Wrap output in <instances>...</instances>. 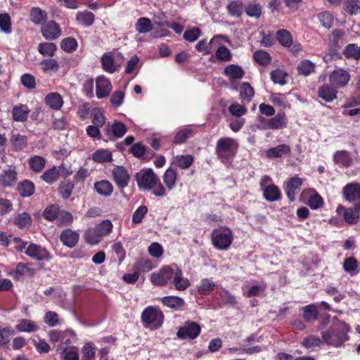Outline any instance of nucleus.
Masks as SVG:
<instances>
[{
	"label": "nucleus",
	"instance_id": "1",
	"mask_svg": "<svg viewBox=\"0 0 360 360\" xmlns=\"http://www.w3.org/2000/svg\"><path fill=\"white\" fill-rule=\"evenodd\" d=\"M349 328L345 323H339L334 328L323 332L322 338L325 343L333 347H339L348 340L347 335Z\"/></svg>",
	"mask_w": 360,
	"mask_h": 360
},
{
	"label": "nucleus",
	"instance_id": "2",
	"mask_svg": "<svg viewBox=\"0 0 360 360\" xmlns=\"http://www.w3.org/2000/svg\"><path fill=\"white\" fill-rule=\"evenodd\" d=\"M233 241V231L228 227H221L213 231L212 243L219 250H227Z\"/></svg>",
	"mask_w": 360,
	"mask_h": 360
},
{
	"label": "nucleus",
	"instance_id": "3",
	"mask_svg": "<svg viewBox=\"0 0 360 360\" xmlns=\"http://www.w3.org/2000/svg\"><path fill=\"white\" fill-rule=\"evenodd\" d=\"M137 185L141 191L152 190L158 184L159 178L152 169H142L135 176Z\"/></svg>",
	"mask_w": 360,
	"mask_h": 360
},
{
	"label": "nucleus",
	"instance_id": "4",
	"mask_svg": "<svg viewBox=\"0 0 360 360\" xmlns=\"http://www.w3.org/2000/svg\"><path fill=\"white\" fill-rule=\"evenodd\" d=\"M162 312L153 307H148L144 309L141 314L143 323L146 325H153L155 328H160L163 323Z\"/></svg>",
	"mask_w": 360,
	"mask_h": 360
},
{
	"label": "nucleus",
	"instance_id": "5",
	"mask_svg": "<svg viewBox=\"0 0 360 360\" xmlns=\"http://www.w3.org/2000/svg\"><path fill=\"white\" fill-rule=\"evenodd\" d=\"M174 269L170 266H164L158 272L150 275V281L155 285H165L172 282Z\"/></svg>",
	"mask_w": 360,
	"mask_h": 360
},
{
	"label": "nucleus",
	"instance_id": "6",
	"mask_svg": "<svg viewBox=\"0 0 360 360\" xmlns=\"http://www.w3.org/2000/svg\"><path fill=\"white\" fill-rule=\"evenodd\" d=\"M25 253L30 257L37 261H49L52 255L45 248L35 244L29 243Z\"/></svg>",
	"mask_w": 360,
	"mask_h": 360
},
{
	"label": "nucleus",
	"instance_id": "7",
	"mask_svg": "<svg viewBox=\"0 0 360 360\" xmlns=\"http://www.w3.org/2000/svg\"><path fill=\"white\" fill-rule=\"evenodd\" d=\"M201 330L200 325L195 322L188 321L185 324L180 327L176 333V336L179 339H195Z\"/></svg>",
	"mask_w": 360,
	"mask_h": 360
},
{
	"label": "nucleus",
	"instance_id": "8",
	"mask_svg": "<svg viewBox=\"0 0 360 360\" xmlns=\"http://www.w3.org/2000/svg\"><path fill=\"white\" fill-rule=\"evenodd\" d=\"M237 149V143L231 138L219 139L216 146V150L219 155H234Z\"/></svg>",
	"mask_w": 360,
	"mask_h": 360
},
{
	"label": "nucleus",
	"instance_id": "9",
	"mask_svg": "<svg viewBox=\"0 0 360 360\" xmlns=\"http://www.w3.org/2000/svg\"><path fill=\"white\" fill-rule=\"evenodd\" d=\"M112 174L114 181L120 189H123L128 186L130 176L124 167H115L112 171Z\"/></svg>",
	"mask_w": 360,
	"mask_h": 360
},
{
	"label": "nucleus",
	"instance_id": "10",
	"mask_svg": "<svg viewBox=\"0 0 360 360\" xmlns=\"http://www.w3.org/2000/svg\"><path fill=\"white\" fill-rule=\"evenodd\" d=\"M127 131L126 125L118 121H115L112 125L108 124L104 129V133L110 140L122 137Z\"/></svg>",
	"mask_w": 360,
	"mask_h": 360
},
{
	"label": "nucleus",
	"instance_id": "11",
	"mask_svg": "<svg viewBox=\"0 0 360 360\" xmlns=\"http://www.w3.org/2000/svg\"><path fill=\"white\" fill-rule=\"evenodd\" d=\"M303 179L294 176L288 179L284 186L286 195L290 202L295 200V195L299 193L302 185Z\"/></svg>",
	"mask_w": 360,
	"mask_h": 360
},
{
	"label": "nucleus",
	"instance_id": "12",
	"mask_svg": "<svg viewBox=\"0 0 360 360\" xmlns=\"http://www.w3.org/2000/svg\"><path fill=\"white\" fill-rule=\"evenodd\" d=\"M41 34L47 40H54L61 35V30L58 23L53 20L48 22L41 27Z\"/></svg>",
	"mask_w": 360,
	"mask_h": 360
},
{
	"label": "nucleus",
	"instance_id": "13",
	"mask_svg": "<svg viewBox=\"0 0 360 360\" xmlns=\"http://www.w3.org/2000/svg\"><path fill=\"white\" fill-rule=\"evenodd\" d=\"M96 97L101 99L108 96L112 88L110 80L104 76H99L96 78Z\"/></svg>",
	"mask_w": 360,
	"mask_h": 360
},
{
	"label": "nucleus",
	"instance_id": "14",
	"mask_svg": "<svg viewBox=\"0 0 360 360\" xmlns=\"http://www.w3.org/2000/svg\"><path fill=\"white\" fill-rule=\"evenodd\" d=\"M349 78V74L346 70L339 69L332 72L330 76V82L336 87L341 88L347 84Z\"/></svg>",
	"mask_w": 360,
	"mask_h": 360
},
{
	"label": "nucleus",
	"instance_id": "15",
	"mask_svg": "<svg viewBox=\"0 0 360 360\" xmlns=\"http://www.w3.org/2000/svg\"><path fill=\"white\" fill-rule=\"evenodd\" d=\"M342 194L345 200L349 202L360 200V184H347L342 189Z\"/></svg>",
	"mask_w": 360,
	"mask_h": 360
},
{
	"label": "nucleus",
	"instance_id": "16",
	"mask_svg": "<svg viewBox=\"0 0 360 360\" xmlns=\"http://www.w3.org/2000/svg\"><path fill=\"white\" fill-rule=\"evenodd\" d=\"M60 239L65 246L72 248L77 244L79 235L75 231L67 229L61 232Z\"/></svg>",
	"mask_w": 360,
	"mask_h": 360
},
{
	"label": "nucleus",
	"instance_id": "17",
	"mask_svg": "<svg viewBox=\"0 0 360 360\" xmlns=\"http://www.w3.org/2000/svg\"><path fill=\"white\" fill-rule=\"evenodd\" d=\"M221 39H224L226 41H229V40L222 35H217L214 36L209 42H207L205 39L200 40L195 45V49L198 51H204L206 54H209L212 51V45H219V40Z\"/></svg>",
	"mask_w": 360,
	"mask_h": 360
},
{
	"label": "nucleus",
	"instance_id": "18",
	"mask_svg": "<svg viewBox=\"0 0 360 360\" xmlns=\"http://www.w3.org/2000/svg\"><path fill=\"white\" fill-rule=\"evenodd\" d=\"M224 75L228 77L230 82L240 79L243 77L245 72L243 68L235 64L226 66L224 69Z\"/></svg>",
	"mask_w": 360,
	"mask_h": 360
},
{
	"label": "nucleus",
	"instance_id": "19",
	"mask_svg": "<svg viewBox=\"0 0 360 360\" xmlns=\"http://www.w3.org/2000/svg\"><path fill=\"white\" fill-rule=\"evenodd\" d=\"M171 283H173L175 289L177 290H184L190 285L189 281L183 276L182 271L178 267H176L174 269V276Z\"/></svg>",
	"mask_w": 360,
	"mask_h": 360
},
{
	"label": "nucleus",
	"instance_id": "20",
	"mask_svg": "<svg viewBox=\"0 0 360 360\" xmlns=\"http://www.w3.org/2000/svg\"><path fill=\"white\" fill-rule=\"evenodd\" d=\"M286 127V117L284 112H278L275 117L266 122V128L269 129H281Z\"/></svg>",
	"mask_w": 360,
	"mask_h": 360
},
{
	"label": "nucleus",
	"instance_id": "21",
	"mask_svg": "<svg viewBox=\"0 0 360 360\" xmlns=\"http://www.w3.org/2000/svg\"><path fill=\"white\" fill-rule=\"evenodd\" d=\"M56 351L62 360H79L78 349L75 347H67L60 345Z\"/></svg>",
	"mask_w": 360,
	"mask_h": 360
},
{
	"label": "nucleus",
	"instance_id": "22",
	"mask_svg": "<svg viewBox=\"0 0 360 360\" xmlns=\"http://www.w3.org/2000/svg\"><path fill=\"white\" fill-rule=\"evenodd\" d=\"M161 302L165 306L177 311L182 310L185 305L184 300L176 296L163 297L161 298Z\"/></svg>",
	"mask_w": 360,
	"mask_h": 360
},
{
	"label": "nucleus",
	"instance_id": "23",
	"mask_svg": "<svg viewBox=\"0 0 360 360\" xmlns=\"http://www.w3.org/2000/svg\"><path fill=\"white\" fill-rule=\"evenodd\" d=\"M15 328L19 332L32 333L37 331L39 327L34 321L23 319L18 321Z\"/></svg>",
	"mask_w": 360,
	"mask_h": 360
},
{
	"label": "nucleus",
	"instance_id": "24",
	"mask_svg": "<svg viewBox=\"0 0 360 360\" xmlns=\"http://www.w3.org/2000/svg\"><path fill=\"white\" fill-rule=\"evenodd\" d=\"M263 189V195L266 200L274 202L281 199V194L278 188L274 185L266 186Z\"/></svg>",
	"mask_w": 360,
	"mask_h": 360
},
{
	"label": "nucleus",
	"instance_id": "25",
	"mask_svg": "<svg viewBox=\"0 0 360 360\" xmlns=\"http://www.w3.org/2000/svg\"><path fill=\"white\" fill-rule=\"evenodd\" d=\"M33 269L29 268L24 263L20 262L16 265L15 269L9 271L8 275L12 276L14 280L19 281L22 276L33 274Z\"/></svg>",
	"mask_w": 360,
	"mask_h": 360
},
{
	"label": "nucleus",
	"instance_id": "26",
	"mask_svg": "<svg viewBox=\"0 0 360 360\" xmlns=\"http://www.w3.org/2000/svg\"><path fill=\"white\" fill-rule=\"evenodd\" d=\"M17 190L23 198L30 197L35 190L34 184L29 180H24L18 183Z\"/></svg>",
	"mask_w": 360,
	"mask_h": 360
},
{
	"label": "nucleus",
	"instance_id": "27",
	"mask_svg": "<svg viewBox=\"0 0 360 360\" xmlns=\"http://www.w3.org/2000/svg\"><path fill=\"white\" fill-rule=\"evenodd\" d=\"M45 103L53 110H60L63 104L62 96L56 92L49 94L45 98Z\"/></svg>",
	"mask_w": 360,
	"mask_h": 360
},
{
	"label": "nucleus",
	"instance_id": "28",
	"mask_svg": "<svg viewBox=\"0 0 360 360\" xmlns=\"http://www.w3.org/2000/svg\"><path fill=\"white\" fill-rule=\"evenodd\" d=\"M101 60L102 68L105 72L113 73L117 70V66L115 64L112 53H105L103 54Z\"/></svg>",
	"mask_w": 360,
	"mask_h": 360
},
{
	"label": "nucleus",
	"instance_id": "29",
	"mask_svg": "<svg viewBox=\"0 0 360 360\" xmlns=\"http://www.w3.org/2000/svg\"><path fill=\"white\" fill-rule=\"evenodd\" d=\"M318 96L326 102H331L336 98L337 91L329 85H323L319 88Z\"/></svg>",
	"mask_w": 360,
	"mask_h": 360
},
{
	"label": "nucleus",
	"instance_id": "30",
	"mask_svg": "<svg viewBox=\"0 0 360 360\" xmlns=\"http://www.w3.org/2000/svg\"><path fill=\"white\" fill-rule=\"evenodd\" d=\"M255 91L251 85L248 82H243L240 85V98L244 103L251 101Z\"/></svg>",
	"mask_w": 360,
	"mask_h": 360
},
{
	"label": "nucleus",
	"instance_id": "31",
	"mask_svg": "<svg viewBox=\"0 0 360 360\" xmlns=\"http://www.w3.org/2000/svg\"><path fill=\"white\" fill-rule=\"evenodd\" d=\"M94 13L88 11L78 12L76 15L77 23L84 27L91 26L94 22Z\"/></svg>",
	"mask_w": 360,
	"mask_h": 360
},
{
	"label": "nucleus",
	"instance_id": "32",
	"mask_svg": "<svg viewBox=\"0 0 360 360\" xmlns=\"http://www.w3.org/2000/svg\"><path fill=\"white\" fill-rule=\"evenodd\" d=\"M10 141L15 150H22L27 144V137L18 133L11 135Z\"/></svg>",
	"mask_w": 360,
	"mask_h": 360
},
{
	"label": "nucleus",
	"instance_id": "33",
	"mask_svg": "<svg viewBox=\"0 0 360 360\" xmlns=\"http://www.w3.org/2000/svg\"><path fill=\"white\" fill-rule=\"evenodd\" d=\"M47 19V13L45 11L38 7H34L30 11V20L36 25H42Z\"/></svg>",
	"mask_w": 360,
	"mask_h": 360
},
{
	"label": "nucleus",
	"instance_id": "34",
	"mask_svg": "<svg viewBox=\"0 0 360 360\" xmlns=\"http://www.w3.org/2000/svg\"><path fill=\"white\" fill-rule=\"evenodd\" d=\"M153 24L151 20L146 17H142L138 19L136 22L135 28L139 34H146L153 30Z\"/></svg>",
	"mask_w": 360,
	"mask_h": 360
},
{
	"label": "nucleus",
	"instance_id": "35",
	"mask_svg": "<svg viewBox=\"0 0 360 360\" xmlns=\"http://www.w3.org/2000/svg\"><path fill=\"white\" fill-rule=\"evenodd\" d=\"M163 181L169 190H172L174 187L176 181V171L173 167H170L166 170L163 175Z\"/></svg>",
	"mask_w": 360,
	"mask_h": 360
},
{
	"label": "nucleus",
	"instance_id": "36",
	"mask_svg": "<svg viewBox=\"0 0 360 360\" xmlns=\"http://www.w3.org/2000/svg\"><path fill=\"white\" fill-rule=\"evenodd\" d=\"M30 110L27 105H20L13 109V118L16 122H25L28 116Z\"/></svg>",
	"mask_w": 360,
	"mask_h": 360
},
{
	"label": "nucleus",
	"instance_id": "37",
	"mask_svg": "<svg viewBox=\"0 0 360 360\" xmlns=\"http://www.w3.org/2000/svg\"><path fill=\"white\" fill-rule=\"evenodd\" d=\"M94 188L98 193L103 196H110L113 191L112 184L108 181H101L94 184Z\"/></svg>",
	"mask_w": 360,
	"mask_h": 360
},
{
	"label": "nucleus",
	"instance_id": "38",
	"mask_svg": "<svg viewBox=\"0 0 360 360\" xmlns=\"http://www.w3.org/2000/svg\"><path fill=\"white\" fill-rule=\"evenodd\" d=\"M75 185L71 181H63L58 186V193L62 198L67 200L72 195Z\"/></svg>",
	"mask_w": 360,
	"mask_h": 360
},
{
	"label": "nucleus",
	"instance_id": "39",
	"mask_svg": "<svg viewBox=\"0 0 360 360\" xmlns=\"http://www.w3.org/2000/svg\"><path fill=\"white\" fill-rule=\"evenodd\" d=\"M289 152L290 147L288 145L281 144L268 150L266 155L268 158H281L283 155H288Z\"/></svg>",
	"mask_w": 360,
	"mask_h": 360
},
{
	"label": "nucleus",
	"instance_id": "40",
	"mask_svg": "<svg viewBox=\"0 0 360 360\" xmlns=\"http://www.w3.org/2000/svg\"><path fill=\"white\" fill-rule=\"evenodd\" d=\"M56 50V45L52 42H43L38 46V51L44 56H53Z\"/></svg>",
	"mask_w": 360,
	"mask_h": 360
},
{
	"label": "nucleus",
	"instance_id": "41",
	"mask_svg": "<svg viewBox=\"0 0 360 360\" xmlns=\"http://www.w3.org/2000/svg\"><path fill=\"white\" fill-rule=\"evenodd\" d=\"M85 241L91 245L98 244L102 239L95 228L88 229L84 235Z\"/></svg>",
	"mask_w": 360,
	"mask_h": 360
},
{
	"label": "nucleus",
	"instance_id": "42",
	"mask_svg": "<svg viewBox=\"0 0 360 360\" xmlns=\"http://www.w3.org/2000/svg\"><path fill=\"white\" fill-rule=\"evenodd\" d=\"M303 317L308 322L314 321L318 319V311L314 304L305 306L303 308Z\"/></svg>",
	"mask_w": 360,
	"mask_h": 360
},
{
	"label": "nucleus",
	"instance_id": "43",
	"mask_svg": "<svg viewBox=\"0 0 360 360\" xmlns=\"http://www.w3.org/2000/svg\"><path fill=\"white\" fill-rule=\"evenodd\" d=\"M343 54L347 58L358 60L360 59V47L355 44H349L345 48Z\"/></svg>",
	"mask_w": 360,
	"mask_h": 360
},
{
	"label": "nucleus",
	"instance_id": "44",
	"mask_svg": "<svg viewBox=\"0 0 360 360\" xmlns=\"http://www.w3.org/2000/svg\"><path fill=\"white\" fill-rule=\"evenodd\" d=\"M344 8L350 15H356L360 12V1L345 0Z\"/></svg>",
	"mask_w": 360,
	"mask_h": 360
},
{
	"label": "nucleus",
	"instance_id": "45",
	"mask_svg": "<svg viewBox=\"0 0 360 360\" xmlns=\"http://www.w3.org/2000/svg\"><path fill=\"white\" fill-rule=\"evenodd\" d=\"M343 269L352 276L357 274L359 270L356 259L353 257L346 258L343 262Z\"/></svg>",
	"mask_w": 360,
	"mask_h": 360
},
{
	"label": "nucleus",
	"instance_id": "46",
	"mask_svg": "<svg viewBox=\"0 0 360 360\" xmlns=\"http://www.w3.org/2000/svg\"><path fill=\"white\" fill-rule=\"evenodd\" d=\"M276 39L285 47H290L292 39L290 32L285 30H279L276 32Z\"/></svg>",
	"mask_w": 360,
	"mask_h": 360
},
{
	"label": "nucleus",
	"instance_id": "47",
	"mask_svg": "<svg viewBox=\"0 0 360 360\" xmlns=\"http://www.w3.org/2000/svg\"><path fill=\"white\" fill-rule=\"evenodd\" d=\"M15 333L11 326L2 327L0 326V345L5 346L10 342L11 336Z\"/></svg>",
	"mask_w": 360,
	"mask_h": 360
},
{
	"label": "nucleus",
	"instance_id": "48",
	"mask_svg": "<svg viewBox=\"0 0 360 360\" xmlns=\"http://www.w3.org/2000/svg\"><path fill=\"white\" fill-rule=\"evenodd\" d=\"M321 25L326 28L330 29L333 23L334 17L330 11H323L317 15Z\"/></svg>",
	"mask_w": 360,
	"mask_h": 360
},
{
	"label": "nucleus",
	"instance_id": "49",
	"mask_svg": "<svg viewBox=\"0 0 360 360\" xmlns=\"http://www.w3.org/2000/svg\"><path fill=\"white\" fill-rule=\"evenodd\" d=\"M214 283L209 278H204L200 281L198 286V292L202 295H206L210 293L214 288Z\"/></svg>",
	"mask_w": 360,
	"mask_h": 360
},
{
	"label": "nucleus",
	"instance_id": "50",
	"mask_svg": "<svg viewBox=\"0 0 360 360\" xmlns=\"http://www.w3.org/2000/svg\"><path fill=\"white\" fill-rule=\"evenodd\" d=\"M253 58L258 64L263 66L268 65L271 59L269 53L263 50L256 51L253 54Z\"/></svg>",
	"mask_w": 360,
	"mask_h": 360
},
{
	"label": "nucleus",
	"instance_id": "51",
	"mask_svg": "<svg viewBox=\"0 0 360 360\" xmlns=\"http://www.w3.org/2000/svg\"><path fill=\"white\" fill-rule=\"evenodd\" d=\"M16 180V172L9 169L3 172L1 175V181L4 186H11Z\"/></svg>",
	"mask_w": 360,
	"mask_h": 360
},
{
	"label": "nucleus",
	"instance_id": "52",
	"mask_svg": "<svg viewBox=\"0 0 360 360\" xmlns=\"http://www.w3.org/2000/svg\"><path fill=\"white\" fill-rule=\"evenodd\" d=\"M60 47L65 52L71 53L77 49V41L73 37H66L61 41Z\"/></svg>",
	"mask_w": 360,
	"mask_h": 360
},
{
	"label": "nucleus",
	"instance_id": "53",
	"mask_svg": "<svg viewBox=\"0 0 360 360\" xmlns=\"http://www.w3.org/2000/svg\"><path fill=\"white\" fill-rule=\"evenodd\" d=\"M323 340H321L319 337L315 335H309L304 339L302 345L306 349H311L316 347H320L323 344Z\"/></svg>",
	"mask_w": 360,
	"mask_h": 360
},
{
	"label": "nucleus",
	"instance_id": "54",
	"mask_svg": "<svg viewBox=\"0 0 360 360\" xmlns=\"http://www.w3.org/2000/svg\"><path fill=\"white\" fill-rule=\"evenodd\" d=\"M229 14L233 17H240L243 13L244 7L241 1L231 2L227 6Z\"/></svg>",
	"mask_w": 360,
	"mask_h": 360
},
{
	"label": "nucleus",
	"instance_id": "55",
	"mask_svg": "<svg viewBox=\"0 0 360 360\" xmlns=\"http://www.w3.org/2000/svg\"><path fill=\"white\" fill-rule=\"evenodd\" d=\"M98 234L103 238L108 235L112 229V224L110 220H103L100 224H97L95 227Z\"/></svg>",
	"mask_w": 360,
	"mask_h": 360
},
{
	"label": "nucleus",
	"instance_id": "56",
	"mask_svg": "<svg viewBox=\"0 0 360 360\" xmlns=\"http://www.w3.org/2000/svg\"><path fill=\"white\" fill-rule=\"evenodd\" d=\"M59 176H60L59 170L56 167H53L51 169L47 170L41 176V178L46 183L52 184H53L54 182H56L58 179Z\"/></svg>",
	"mask_w": 360,
	"mask_h": 360
},
{
	"label": "nucleus",
	"instance_id": "57",
	"mask_svg": "<svg viewBox=\"0 0 360 360\" xmlns=\"http://www.w3.org/2000/svg\"><path fill=\"white\" fill-rule=\"evenodd\" d=\"M193 136L191 129L185 128L179 131L174 138V143L180 144L185 142L188 139Z\"/></svg>",
	"mask_w": 360,
	"mask_h": 360
},
{
	"label": "nucleus",
	"instance_id": "58",
	"mask_svg": "<svg viewBox=\"0 0 360 360\" xmlns=\"http://www.w3.org/2000/svg\"><path fill=\"white\" fill-rule=\"evenodd\" d=\"M91 118L93 124L99 127H103L105 123V117L103 112L100 108L93 110Z\"/></svg>",
	"mask_w": 360,
	"mask_h": 360
},
{
	"label": "nucleus",
	"instance_id": "59",
	"mask_svg": "<svg viewBox=\"0 0 360 360\" xmlns=\"http://www.w3.org/2000/svg\"><path fill=\"white\" fill-rule=\"evenodd\" d=\"M82 360H95L96 348L92 343H86L82 349Z\"/></svg>",
	"mask_w": 360,
	"mask_h": 360
},
{
	"label": "nucleus",
	"instance_id": "60",
	"mask_svg": "<svg viewBox=\"0 0 360 360\" xmlns=\"http://www.w3.org/2000/svg\"><path fill=\"white\" fill-rule=\"evenodd\" d=\"M245 11L249 17L259 18L262 14V6L259 4L252 3L248 4Z\"/></svg>",
	"mask_w": 360,
	"mask_h": 360
},
{
	"label": "nucleus",
	"instance_id": "61",
	"mask_svg": "<svg viewBox=\"0 0 360 360\" xmlns=\"http://www.w3.org/2000/svg\"><path fill=\"white\" fill-rule=\"evenodd\" d=\"M60 209L57 205L48 206L43 212L44 217L48 221H52L57 219Z\"/></svg>",
	"mask_w": 360,
	"mask_h": 360
},
{
	"label": "nucleus",
	"instance_id": "62",
	"mask_svg": "<svg viewBox=\"0 0 360 360\" xmlns=\"http://www.w3.org/2000/svg\"><path fill=\"white\" fill-rule=\"evenodd\" d=\"M15 224L20 228L29 227L32 224L31 217L27 212L19 214L15 219Z\"/></svg>",
	"mask_w": 360,
	"mask_h": 360
},
{
	"label": "nucleus",
	"instance_id": "63",
	"mask_svg": "<svg viewBox=\"0 0 360 360\" xmlns=\"http://www.w3.org/2000/svg\"><path fill=\"white\" fill-rule=\"evenodd\" d=\"M314 63L308 60L302 61L297 67L299 73L305 76L314 72Z\"/></svg>",
	"mask_w": 360,
	"mask_h": 360
},
{
	"label": "nucleus",
	"instance_id": "64",
	"mask_svg": "<svg viewBox=\"0 0 360 360\" xmlns=\"http://www.w3.org/2000/svg\"><path fill=\"white\" fill-rule=\"evenodd\" d=\"M215 56L217 59L221 61H230L231 60V53L228 48L224 46H219L216 51Z\"/></svg>",
	"mask_w": 360,
	"mask_h": 360
}]
</instances>
